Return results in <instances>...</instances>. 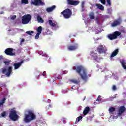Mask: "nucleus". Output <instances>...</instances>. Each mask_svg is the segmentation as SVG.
Segmentation results:
<instances>
[{"mask_svg": "<svg viewBox=\"0 0 126 126\" xmlns=\"http://www.w3.org/2000/svg\"><path fill=\"white\" fill-rule=\"evenodd\" d=\"M22 63H23V61H21L20 62L18 63H14L13 64L14 69H18L20 67L21 65H22Z\"/></svg>", "mask_w": 126, "mask_h": 126, "instance_id": "obj_15", "label": "nucleus"}, {"mask_svg": "<svg viewBox=\"0 0 126 126\" xmlns=\"http://www.w3.org/2000/svg\"><path fill=\"white\" fill-rule=\"evenodd\" d=\"M49 107H50V108H52V104H49Z\"/></svg>", "mask_w": 126, "mask_h": 126, "instance_id": "obj_46", "label": "nucleus"}, {"mask_svg": "<svg viewBox=\"0 0 126 126\" xmlns=\"http://www.w3.org/2000/svg\"><path fill=\"white\" fill-rule=\"evenodd\" d=\"M48 23L49 25H51L52 27H55V26H56V23H53V21H52V20H49L48 21Z\"/></svg>", "mask_w": 126, "mask_h": 126, "instance_id": "obj_23", "label": "nucleus"}, {"mask_svg": "<svg viewBox=\"0 0 126 126\" xmlns=\"http://www.w3.org/2000/svg\"><path fill=\"white\" fill-rule=\"evenodd\" d=\"M13 48H9L5 49L4 52L7 56H15L16 53L13 52Z\"/></svg>", "mask_w": 126, "mask_h": 126, "instance_id": "obj_8", "label": "nucleus"}, {"mask_svg": "<svg viewBox=\"0 0 126 126\" xmlns=\"http://www.w3.org/2000/svg\"><path fill=\"white\" fill-rule=\"evenodd\" d=\"M21 2L23 4H28V0H21Z\"/></svg>", "mask_w": 126, "mask_h": 126, "instance_id": "obj_30", "label": "nucleus"}, {"mask_svg": "<svg viewBox=\"0 0 126 126\" xmlns=\"http://www.w3.org/2000/svg\"><path fill=\"white\" fill-rule=\"evenodd\" d=\"M118 53H119V49H116L112 52V54L111 55V58H113L115 57V56H117V55H118Z\"/></svg>", "mask_w": 126, "mask_h": 126, "instance_id": "obj_18", "label": "nucleus"}, {"mask_svg": "<svg viewBox=\"0 0 126 126\" xmlns=\"http://www.w3.org/2000/svg\"><path fill=\"white\" fill-rule=\"evenodd\" d=\"M26 34L29 35L30 36H32V34L34 33L33 31H28L26 32Z\"/></svg>", "mask_w": 126, "mask_h": 126, "instance_id": "obj_24", "label": "nucleus"}, {"mask_svg": "<svg viewBox=\"0 0 126 126\" xmlns=\"http://www.w3.org/2000/svg\"><path fill=\"white\" fill-rule=\"evenodd\" d=\"M100 2L102 3V4H106V0H99Z\"/></svg>", "mask_w": 126, "mask_h": 126, "instance_id": "obj_37", "label": "nucleus"}, {"mask_svg": "<svg viewBox=\"0 0 126 126\" xmlns=\"http://www.w3.org/2000/svg\"><path fill=\"white\" fill-rule=\"evenodd\" d=\"M62 122H63L64 124H65L66 123V120L65 118H63L62 119Z\"/></svg>", "mask_w": 126, "mask_h": 126, "instance_id": "obj_40", "label": "nucleus"}, {"mask_svg": "<svg viewBox=\"0 0 126 126\" xmlns=\"http://www.w3.org/2000/svg\"><path fill=\"white\" fill-rule=\"evenodd\" d=\"M24 41V39H22L21 42H23Z\"/></svg>", "mask_w": 126, "mask_h": 126, "instance_id": "obj_47", "label": "nucleus"}, {"mask_svg": "<svg viewBox=\"0 0 126 126\" xmlns=\"http://www.w3.org/2000/svg\"><path fill=\"white\" fill-rule=\"evenodd\" d=\"M56 5H53L51 7H48L46 8L47 12H52V11H54L55 9H56Z\"/></svg>", "mask_w": 126, "mask_h": 126, "instance_id": "obj_16", "label": "nucleus"}, {"mask_svg": "<svg viewBox=\"0 0 126 126\" xmlns=\"http://www.w3.org/2000/svg\"><path fill=\"white\" fill-rule=\"evenodd\" d=\"M112 90H113L114 91H116V90H117V87L116 86V85H113Z\"/></svg>", "mask_w": 126, "mask_h": 126, "instance_id": "obj_35", "label": "nucleus"}, {"mask_svg": "<svg viewBox=\"0 0 126 126\" xmlns=\"http://www.w3.org/2000/svg\"><path fill=\"white\" fill-rule=\"evenodd\" d=\"M90 111V108H89V107H86V108H85L83 114L84 116H86V115H87L89 112Z\"/></svg>", "mask_w": 126, "mask_h": 126, "instance_id": "obj_17", "label": "nucleus"}, {"mask_svg": "<svg viewBox=\"0 0 126 126\" xmlns=\"http://www.w3.org/2000/svg\"><path fill=\"white\" fill-rule=\"evenodd\" d=\"M121 64L122 67H123L124 69H126V61H125V60H122L121 61Z\"/></svg>", "mask_w": 126, "mask_h": 126, "instance_id": "obj_21", "label": "nucleus"}, {"mask_svg": "<svg viewBox=\"0 0 126 126\" xmlns=\"http://www.w3.org/2000/svg\"><path fill=\"white\" fill-rule=\"evenodd\" d=\"M89 15L91 19H95V14H94V13L91 12L89 13Z\"/></svg>", "mask_w": 126, "mask_h": 126, "instance_id": "obj_19", "label": "nucleus"}, {"mask_svg": "<svg viewBox=\"0 0 126 126\" xmlns=\"http://www.w3.org/2000/svg\"><path fill=\"white\" fill-rule=\"evenodd\" d=\"M40 34H41V33H39L38 32L37 33V34L35 35V39H36V40L39 39V37L40 36Z\"/></svg>", "mask_w": 126, "mask_h": 126, "instance_id": "obj_34", "label": "nucleus"}, {"mask_svg": "<svg viewBox=\"0 0 126 126\" xmlns=\"http://www.w3.org/2000/svg\"><path fill=\"white\" fill-rule=\"evenodd\" d=\"M121 23H122V19L119 18L116 20L114 21L112 23L111 25L113 27H115L117 25H120Z\"/></svg>", "mask_w": 126, "mask_h": 126, "instance_id": "obj_14", "label": "nucleus"}, {"mask_svg": "<svg viewBox=\"0 0 126 126\" xmlns=\"http://www.w3.org/2000/svg\"><path fill=\"white\" fill-rule=\"evenodd\" d=\"M5 87V86H6V84H1V87Z\"/></svg>", "mask_w": 126, "mask_h": 126, "instance_id": "obj_43", "label": "nucleus"}, {"mask_svg": "<svg viewBox=\"0 0 126 126\" xmlns=\"http://www.w3.org/2000/svg\"><path fill=\"white\" fill-rule=\"evenodd\" d=\"M126 107L124 105L119 107L118 109V116H119V117H121V116L126 112Z\"/></svg>", "mask_w": 126, "mask_h": 126, "instance_id": "obj_11", "label": "nucleus"}, {"mask_svg": "<svg viewBox=\"0 0 126 126\" xmlns=\"http://www.w3.org/2000/svg\"><path fill=\"white\" fill-rule=\"evenodd\" d=\"M107 4L109 6L111 5V0H107Z\"/></svg>", "mask_w": 126, "mask_h": 126, "instance_id": "obj_38", "label": "nucleus"}, {"mask_svg": "<svg viewBox=\"0 0 126 126\" xmlns=\"http://www.w3.org/2000/svg\"><path fill=\"white\" fill-rule=\"evenodd\" d=\"M15 18H16V15H14L11 17V19H12L13 20H14V19H15Z\"/></svg>", "mask_w": 126, "mask_h": 126, "instance_id": "obj_41", "label": "nucleus"}, {"mask_svg": "<svg viewBox=\"0 0 126 126\" xmlns=\"http://www.w3.org/2000/svg\"><path fill=\"white\" fill-rule=\"evenodd\" d=\"M97 51L98 52V54H103L107 52V48L102 45H99L97 48Z\"/></svg>", "mask_w": 126, "mask_h": 126, "instance_id": "obj_10", "label": "nucleus"}, {"mask_svg": "<svg viewBox=\"0 0 126 126\" xmlns=\"http://www.w3.org/2000/svg\"><path fill=\"white\" fill-rule=\"evenodd\" d=\"M84 2H82L81 4V7L82 8H84Z\"/></svg>", "mask_w": 126, "mask_h": 126, "instance_id": "obj_42", "label": "nucleus"}, {"mask_svg": "<svg viewBox=\"0 0 126 126\" xmlns=\"http://www.w3.org/2000/svg\"><path fill=\"white\" fill-rule=\"evenodd\" d=\"M37 21L40 23H44V20L40 16H37Z\"/></svg>", "mask_w": 126, "mask_h": 126, "instance_id": "obj_22", "label": "nucleus"}, {"mask_svg": "<svg viewBox=\"0 0 126 126\" xmlns=\"http://www.w3.org/2000/svg\"><path fill=\"white\" fill-rule=\"evenodd\" d=\"M34 1L32 2V4L35 5L36 6H40L45 5V2L42 1V0H33Z\"/></svg>", "mask_w": 126, "mask_h": 126, "instance_id": "obj_9", "label": "nucleus"}, {"mask_svg": "<svg viewBox=\"0 0 126 126\" xmlns=\"http://www.w3.org/2000/svg\"><path fill=\"white\" fill-rule=\"evenodd\" d=\"M9 118L12 120V121H17L18 120V115H17V112L15 110L11 109L9 113Z\"/></svg>", "mask_w": 126, "mask_h": 126, "instance_id": "obj_6", "label": "nucleus"}, {"mask_svg": "<svg viewBox=\"0 0 126 126\" xmlns=\"http://www.w3.org/2000/svg\"><path fill=\"white\" fill-rule=\"evenodd\" d=\"M6 101V98H3V100H1V102H0V106H3V104L5 103Z\"/></svg>", "mask_w": 126, "mask_h": 126, "instance_id": "obj_27", "label": "nucleus"}, {"mask_svg": "<svg viewBox=\"0 0 126 126\" xmlns=\"http://www.w3.org/2000/svg\"><path fill=\"white\" fill-rule=\"evenodd\" d=\"M116 111V108L115 107H111L109 109V112L110 114H112V112H115Z\"/></svg>", "mask_w": 126, "mask_h": 126, "instance_id": "obj_25", "label": "nucleus"}, {"mask_svg": "<svg viewBox=\"0 0 126 126\" xmlns=\"http://www.w3.org/2000/svg\"><path fill=\"white\" fill-rule=\"evenodd\" d=\"M37 33L41 34L42 33V26H39L37 28Z\"/></svg>", "mask_w": 126, "mask_h": 126, "instance_id": "obj_26", "label": "nucleus"}, {"mask_svg": "<svg viewBox=\"0 0 126 126\" xmlns=\"http://www.w3.org/2000/svg\"><path fill=\"white\" fill-rule=\"evenodd\" d=\"M66 73H67V71H65L63 72V74H66Z\"/></svg>", "mask_w": 126, "mask_h": 126, "instance_id": "obj_45", "label": "nucleus"}, {"mask_svg": "<svg viewBox=\"0 0 126 126\" xmlns=\"http://www.w3.org/2000/svg\"><path fill=\"white\" fill-rule=\"evenodd\" d=\"M112 11H113V10L111 8L107 9L108 14H110V15L112 14Z\"/></svg>", "mask_w": 126, "mask_h": 126, "instance_id": "obj_29", "label": "nucleus"}, {"mask_svg": "<svg viewBox=\"0 0 126 126\" xmlns=\"http://www.w3.org/2000/svg\"><path fill=\"white\" fill-rule=\"evenodd\" d=\"M73 69L76 70L77 73L79 74L80 76H81V78L85 81H86L88 79V77L91 76V74H87V70L83 66H77L76 67H74Z\"/></svg>", "mask_w": 126, "mask_h": 126, "instance_id": "obj_1", "label": "nucleus"}, {"mask_svg": "<svg viewBox=\"0 0 126 126\" xmlns=\"http://www.w3.org/2000/svg\"><path fill=\"white\" fill-rule=\"evenodd\" d=\"M97 6L99 9H100V10H104V6L103 5L98 4Z\"/></svg>", "mask_w": 126, "mask_h": 126, "instance_id": "obj_28", "label": "nucleus"}, {"mask_svg": "<svg viewBox=\"0 0 126 126\" xmlns=\"http://www.w3.org/2000/svg\"><path fill=\"white\" fill-rule=\"evenodd\" d=\"M67 2L68 5H74V6H76V5H78L79 4V1L67 0Z\"/></svg>", "mask_w": 126, "mask_h": 126, "instance_id": "obj_13", "label": "nucleus"}, {"mask_svg": "<svg viewBox=\"0 0 126 126\" xmlns=\"http://www.w3.org/2000/svg\"><path fill=\"white\" fill-rule=\"evenodd\" d=\"M31 19H32V16L30 14H27L24 15L22 17V24H28Z\"/></svg>", "mask_w": 126, "mask_h": 126, "instance_id": "obj_5", "label": "nucleus"}, {"mask_svg": "<svg viewBox=\"0 0 126 126\" xmlns=\"http://www.w3.org/2000/svg\"><path fill=\"white\" fill-rule=\"evenodd\" d=\"M78 48V44L75 43L74 44H70L68 46L67 49L69 51H75Z\"/></svg>", "mask_w": 126, "mask_h": 126, "instance_id": "obj_12", "label": "nucleus"}, {"mask_svg": "<svg viewBox=\"0 0 126 126\" xmlns=\"http://www.w3.org/2000/svg\"><path fill=\"white\" fill-rule=\"evenodd\" d=\"M71 82H72V83H74V84H78L80 81L75 79H73L70 80Z\"/></svg>", "mask_w": 126, "mask_h": 126, "instance_id": "obj_20", "label": "nucleus"}, {"mask_svg": "<svg viewBox=\"0 0 126 126\" xmlns=\"http://www.w3.org/2000/svg\"><path fill=\"white\" fill-rule=\"evenodd\" d=\"M4 63H5L6 65H9L10 63V62L9 61H4Z\"/></svg>", "mask_w": 126, "mask_h": 126, "instance_id": "obj_36", "label": "nucleus"}, {"mask_svg": "<svg viewBox=\"0 0 126 126\" xmlns=\"http://www.w3.org/2000/svg\"><path fill=\"white\" fill-rule=\"evenodd\" d=\"M122 33L118 31H116L114 32L113 34H110L108 35V38L109 40L112 41V40H115L119 37V36H121Z\"/></svg>", "mask_w": 126, "mask_h": 126, "instance_id": "obj_7", "label": "nucleus"}, {"mask_svg": "<svg viewBox=\"0 0 126 126\" xmlns=\"http://www.w3.org/2000/svg\"><path fill=\"white\" fill-rule=\"evenodd\" d=\"M42 75H43V76H46V72H45V71H44V72H43V74H42Z\"/></svg>", "mask_w": 126, "mask_h": 126, "instance_id": "obj_44", "label": "nucleus"}, {"mask_svg": "<svg viewBox=\"0 0 126 126\" xmlns=\"http://www.w3.org/2000/svg\"><path fill=\"white\" fill-rule=\"evenodd\" d=\"M83 118V117H82V116H79L78 117H77L76 121H77V122H79V121H80V120H82Z\"/></svg>", "mask_w": 126, "mask_h": 126, "instance_id": "obj_33", "label": "nucleus"}, {"mask_svg": "<svg viewBox=\"0 0 126 126\" xmlns=\"http://www.w3.org/2000/svg\"><path fill=\"white\" fill-rule=\"evenodd\" d=\"M24 121L25 123H30L31 121L36 120V116L33 110H28L25 111Z\"/></svg>", "mask_w": 126, "mask_h": 126, "instance_id": "obj_2", "label": "nucleus"}, {"mask_svg": "<svg viewBox=\"0 0 126 126\" xmlns=\"http://www.w3.org/2000/svg\"><path fill=\"white\" fill-rule=\"evenodd\" d=\"M61 14L63 15V16L66 18V19H68V18H70L72 15V11L70 9L67 8L64 11H62L61 12Z\"/></svg>", "mask_w": 126, "mask_h": 126, "instance_id": "obj_4", "label": "nucleus"}, {"mask_svg": "<svg viewBox=\"0 0 126 126\" xmlns=\"http://www.w3.org/2000/svg\"><path fill=\"white\" fill-rule=\"evenodd\" d=\"M1 115L3 117V118H5L6 116V112L5 111L3 112Z\"/></svg>", "mask_w": 126, "mask_h": 126, "instance_id": "obj_32", "label": "nucleus"}, {"mask_svg": "<svg viewBox=\"0 0 126 126\" xmlns=\"http://www.w3.org/2000/svg\"><path fill=\"white\" fill-rule=\"evenodd\" d=\"M101 101H102V98H101V96L99 95L96 99V102H101Z\"/></svg>", "mask_w": 126, "mask_h": 126, "instance_id": "obj_31", "label": "nucleus"}, {"mask_svg": "<svg viewBox=\"0 0 126 126\" xmlns=\"http://www.w3.org/2000/svg\"><path fill=\"white\" fill-rule=\"evenodd\" d=\"M56 79H59V80H62V76H58V77L56 78Z\"/></svg>", "mask_w": 126, "mask_h": 126, "instance_id": "obj_39", "label": "nucleus"}, {"mask_svg": "<svg viewBox=\"0 0 126 126\" xmlns=\"http://www.w3.org/2000/svg\"><path fill=\"white\" fill-rule=\"evenodd\" d=\"M92 56H93V55H92Z\"/></svg>", "mask_w": 126, "mask_h": 126, "instance_id": "obj_48", "label": "nucleus"}, {"mask_svg": "<svg viewBox=\"0 0 126 126\" xmlns=\"http://www.w3.org/2000/svg\"><path fill=\"white\" fill-rule=\"evenodd\" d=\"M2 73L7 76V77H9L12 73V66H6L2 68Z\"/></svg>", "mask_w": 126, "mask_h": 126, "instance_id": "obj_3", "label": "nucleus"}]
</instances>
